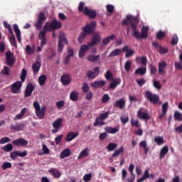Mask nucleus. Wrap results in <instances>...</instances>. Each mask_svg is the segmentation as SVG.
Masks as SVG:
<instances>
[{"mask_svg": "<svg viewBox=\"0 0 182 182\" xmlns=\"http://www.w3.org/2000/svg\"><path fill=\"white\" fill-rule=\"evenodd\" d=\"M139 20L137 17L132 15L127 16L126 18L122 22V26H127L130 25L132 29V35L134 36L136 39H146L149 36V27L143 26L141 28V33H140L137 31V25H139Z\"/></svg>", "mask_w": 182, "mask_h": 182, "instance_id": "nucleus-1", "label": "nucleus"}, {"mask_svg": "<svg viewBox=\"0 0 182 182\" xmlns=\"http://www.w3.org/2000/svg\"><path fill=\"white\" fill-rule=\"evenodd\" d=\"M96 25H97V23H96L95 21H92L90 23H87L84 27H82V31L77 38V41L79 42V43H82L86 36L92 35V33H93L95 29H96Z\"/></svg>", "mask_w": 182, "mask_h": 182, "instance_id": "nucleus-2", "label": "nucleus"}, {"mask_svg": "<svg viewBox=\"0 0 182 182\" xmlns=\"http://www.w3.org/2000/svg\"><path fill=\"white\" fill-rule=\"evenodd\" d=\"M44 26L47 27L49 32H55L58 29L62 28V22L53 18L49 24V22H46Z\"/></svg>", "mask_w": 182, "mask_h": 182, "instance_id": "nucleus-3", "label": "nucleus"}, {"mask_svg": "<svg viewBox=\"0 0 182 182\" xmlns=\"http://www.w3.org/2000/svg\"><path fill=\"white\" fill-rule=\"evenodd\" d=\"M33 107L36 110V114L38 119H43L45 117V110H46V107H42L41 109V105L37 101L33 102Z\"/></svg>", "mask_w": 182, "mask_h": 182, "instance_id": "nucleus-4", "label": "nucleus"}, {"mask_svg": "<svg viewBox=\"0 0 182 182\" xmlns=\"http://www.w3.org/2000/svg\"><path fill=\"white\" fill-rule=\"evenodd\" d=\"M46 21V16L45 15V13L40 12L38 15V21L34 24L36 31H41V29H42V26H43V23H45Z\"/></svg>", "mask_w": 182, "mask_h": 182, "instance_id": "nucleus-5", "label": "nucleus"}, {"mask_svg": "<svg viewBox=\"0 0 182 182\" xmlns=\"http://www.w3.org/2000/svg\"><path fill=\"white\" fill-rule=\"evenodd\" d=\"M100 41H102L100 33L95 32L92 34L91 42L88 43V46L90 48H93V46L99 45V43H100Z\"/></svg>", "mask_w": 182, "mask_h": 182, "instance_id": "nucleus-6", "label": "nucleus"}, {"mask_svg": "<svg viewBox=\"0 0 182 182\" xmlns=\"http://www.w3.org/2000/svg\"><path fill=\"white\" fill-rule=\"evenodd\" d=\"M145 96L154 105L159 103V100H160V97L158 95L151 93L150 90L146 92Z\"/></svg>", "mask_w": 182, "mask_h": 182, "instance_id": "nucleus-7", "label": "nucleus"}, {"mask_svg": "<svg viewBox=\"0 0 182 182\" xmlns=\"http://www.w3.org/2000/svg\"><path fill=\"white\" fill-rule=\"evenodd\" d=\"M83 14L85 16H87L88 18H90V19H95L97 15L96 10L89 9L87 6H85L84 8Z\"/></svg>", "mask_w": 182, "mask_h": 182, "instance_id": "nucleus-8", "label": "nucleus"}, {"mask_svg": "<svg viewBox=\"0 0 182 182\" xmlns=\"http://www.w3.org/2000/svg\"><path fill=\"white\" fill-rule=\"evenodd\" d=\"M21 87H22V82L21 81H16L11 85V91L15 95L21 93Z\"/></svg>", "mask_w": 182, "mask_h": 182, "instance_id": "nucleus-9", "label": "nucleus"}, {"mask_svg": "<svg viewBox=\"0 0 182 182\" xmlns=\"http://www.w3.org/2000/svg\"><path fill=\"white\" fill-rule=\"evenodd\" d=\"M28 140L23 139V138H18L16 140H14L12 141V144L14 146H17V147H25V146H28Z\"/></svg>", "mask_w": 182, "mask_h": 182, "instance_id": "nucleus-10", "label": "nucleus"}, {"mask_svg": "<svg viewBox=\"0 0 182 182\" xmlns=\"http://www.w3.org/2000/svg\"><path fill=\"white\" fill-rule=\"evenodd\" d=\"M6 63L9 66H12L15 63V56L11 51H7L6 53Z\"/></svg>", "mask_w": 182, "mask_h": 182, "instance_id": "nucleus-11", "label": "nucleus"}, {"mask_svg": "<svg viewBox=\"0 0 182 182\" xmlns=\"http://www.w3.org/2000/svg\"><path fill=\"white\" fill-rule=\"evenodd\" d=\"M60 80L64 86H68L70 85V82H72V75L70 74H64L60 77Z\"/></svg>", "mask_w": 182, "mask_h": 182, "instance_id": "nucleus-12", "label": "nucleus"}, {"mask_svg": "<svg viewBox=\"0 0 182 182\" xmlns=\"http://www.w3.org/2000/svg\"><path fill=\"white\" fill-rule=\"evenodd\" d=\"M33 90H35V86H33V84L29 83L27 85L25 93H24V97H29L32 95Z\"/></svg>", "mask_w": 182, "mask_h": 182, "instance_id": "nucleus-13", "label": "nucleus"}, {"mask_svg": "<svg viewBox=\"0 0 182 182\" xmlns=\"http://www.w3.org/2000/svg\"><path fill=\"white\" fill-rule=\"evenodd\" d=\"M109 113L110 112H107L104 114H100V116L95 119V122L93 124L94 127H97V124H99V122H100V120H106V119L109 117Z\"/></svg>", "mask_w": 182, "mask_h": 182, "instance_id": "nucleus-14", "label": "nucleus"}, {"mask_svg": "<svg viewBox=\"0 0 182 182\" xmlns=\"http://www.w3.org/2000/svg\"><path fill=\"white\" fill-rule=\"evenodd\" d=\"M114 107H117L120 109V110H123L126 107V100L124 98H121L119 100L115 101Z\"/></svg>", "mask_w": 182, "mask_h": 182, "instance_id": "nucleus-15", "label": "nucleus"}, {"mask_svg": "<svg viewBox=\"0 0 182 182\" xmlns=\"http://www.w3.org/2000/svg\"><path fill=\"white\" fill-rule=\"evenodd\" d=\"M167 68V63L166 61H161L159 63V74L166 75V68Z\"/></svg>", "mask_w": 182, "mask_h": 182, "instance_id": "nucleus-16", "label": "nucleus"}, {"mask_svg": "<svg viewBox=\"0 0 182 182\" xmlns=\"http://www.w3.org/2000/svg\"><path fill=\"white\" fill-rule=\"evenodd\" d=\"M89 49H90L89 43L87 45H82L78 53L79 58H83V56H85L86 54V51L89 50Z\"/></svg>", "mask_w": 182, "mask_h": 182, "instance_id": "nucleus-17", "label": "nucleus"}, {"mask_svg": "<svg viewBox=\"0 0 182 182\" xmlns=\"http://www.w3.org/2000/svg\"><path fill=\"white\" fill-rule=\"evenodd\" d=\"M129 172L131 174V177L127 179V181L128 182H134V180L136 178V175H134V164H131L129 166Z\"/></svg>", "mask_w": 182, "mask_h": 182, "instance_id": "nucleus-18", "label": "nucleus"}, {"mask_svg": "<svg viewBox=\"0 0 182 182\" xmlns=\"http://www.w3.org/2000/svg\"><path fill=\"white\" fill-rule=\"evenodd\" d=\"M138 117L142 120H149L150 115L147 112H143V108H140L138 111Z\"/></svg>", "mask_w": 182, "mask_h": 182, "instance_id": "nucleus-19", "label": "nucleus"}, {"mask_svg": "<svg viewBox=\"0 0 182 182\" xmlns=\"http://www.w3.org/2000/svg\"><path fill=\"white\" fill-rule=\"evenodd\" d=\"M119 130H120L119 126H117L115 127H105V132L107 133H109V134H116V133H118Z\"/></svg>", "mask_w": 182, "mask_h": 182, "instance_id": "nucleus-20", "label": "nucleus"}, {"mask_svg": "<svg viewBox=\"0 0 182 182\" xmlns=\"http://www.w3.org/2000/svg\"><path fill=\"white\" fill-rule=\"evenodd\" d=\"M48 173L53 176L54 178H60L62 176V173L55 168H52L51 169L48 170Z\"/></svg>", "mask_w": 182, "mask_h": 182, "instance_id": "nucleus-21", "label": "nucleus"}, {"mask_svg": "<svg viewBox=\"0 0 182 182\" xmlns=\"http://www.w3.org/2000/svg\"><path fill=\"white\" fill-rule=\"evenodd\" d=\"M91 87L94 89H99V87H102V86H105L106 85V81L104 80H100V81H95L94 82H92Z\"/></svg>", "mask_w": 182, "mask_h": 182, "instance_id": "nucleus-22", "label": "nucleus"}, {"mask_svg": "<svg viewBox=\"0 0 182 182\" xmlns=\"http://www.w3.org/2000/svg\"><path fill=\"white\" fill-rule=\"evenodd\" d=\"M13 28L16 33L17 40L21 43L22 41V37L21 36V30H19V26H18V24H14Z\"/></svg>", "mask_w": 182, "mask_h": 182, "instance_id": "nucleus-23", "label": "nucleus"}, {"mask_svg": "<svg viewBox=\"0 0 182 182\" xmlns=\"http://www.w3.org/2000/svg\"><path fill=\"white\" fill-rule=\"evenodd\" d=\"M79 136V132H70L67 134V137L65 138V141H72L73 139H76Z\"/></svg>", "mask_w": 182, "mask_h": 182, "instance_id": "nucleus-24", "label": "nucleus"}, {"mask_svg": "<svg viewBox=\"0 0 182 182\" xmlns=\"http://www.w3.org/2000/svg\"><path fill=\"white\" fill-rule=\"evenodd\" d=\"M122 52H126L125 58H130V56H133L134 55V50L132 49H129V46H126L122 48Z\"/></svg>", "mask_w": 182, "mask_h": 182, "instance_id": "nucleus-25", "label": "nucleus"}, {"mask_svg": "<svg viewBox=\"0 0 182 182\" xmlns=\"http://www.w3.org/2000/svg\"><path fill=\"white\" fill-rule=\"evenodd\" d=\"M25 128V124L22 123L17 124L16 125L11 124V130H15L16 132H21Z\"/></svg>", "mask_w": 182, "mask_h": 182, "instance_id": "nucleus-26", "label": "nucleus"}, {"mask_svg": "<svg viewBox=\"0 0 182 182\" xmlns=\"http://www.w3.org/2000/svg\"><path fill=\"white\" fill-rule=\"evenodd\" d=\"M48 27L46 26H43V31H40L38 33V39H46V33L48 32Z\"/></svg>", "mask_w": 182, "mask_h": 182, "instance_id": "nucleus-27", "label": "nucleus"}, {"mask_svg": "<svg viewBox=\"0 0 182 182\" xmlns=\"http://www.w3.org/2000/svg\"><path fill=\"white\" fill-rule=\"evenodd\" d=\"M87 59L88 62H91L92 63H96V62H99L100 60V55H90L87 57Z\"/></svg>", "mask_w": 182, "mask_h": 182, "instance_id": "nucleus-28", "label": "nucleus"}, {"mask_svg": "<svg viewBox=\"0 0 182 182\" xmlns=\"http://www.w3.org/2000/svg\"><path fill=\"white\" fill-rule=\"evenodd\" d=\"M62 123H63V119L58 118L53 122V127L54 129H57V130H59L62 126Z\"/></svg>", "mask_w": 182, "mask_h": 182, "instance_id": "nucleus-29", "label": "nucleus"}, {"mask_svg": "<svg viewBox=\"0 0 182 182\" xmlns=\"http://www.w3.org/2000/svg\"><path fill=\"white\" fill-rule=\"evenodd\" d=\"M116 39V36L114 34L110 35L109 36L106 37L105 38L102 39V44L103 45H109L112 41Z\"/></svg>", "mask_w": 182, "mask_h": 182, "instance_id": "nucleus-30", "label": "nucleus"}, {"mask_svg": "<svg viewBox=\"0 0 182 182\" xmlns=\"http://www.w3.org/2000/svg\"><path fill=\"white\" fill-rule=\"evenodd\" d=\"M70 99L72 102H77L79 100V92L77 91H72L70 94Z\"/></svg>", "mask_w": 182, "mask_h": 182, "instance_id": "nucleus-31", "label": "nucleus"}, {"mask_svg": "<svg viewBox=\"0 0 182 182\" xmlns=\"http://www.w3.org/2000/svg\"><path fill=\"white\" fill-rule=\"evenodd\" d=\"M32 70L34 73H38L41 70V62L36 61L32 65Z\"/></svg>", "mask_w": 182, "mask_h": 182, "instance_id": "nucleus-32", "label": "nucleus"}, {"mask_svg": "<svg viewBox=\"0 0 182 182\" xmlns=\"http://www.w3.org/2000/svg\"><path fill=\"white\" fill-rule=\"evenodd\" d=\"M87 156H89V149L85 148L80 152L77 159L78 160H80L82 157H87Z\"/></svg>", "mask_w": 182, "mask_h": 182, "instance_id": "nucleus-33", "label": "nucleus"}, {"mask_svg": "<svg viewBox=\"0 0 182 182\" xmlns=\"http://www.w3.org/2000/svg\"><path fill=\"white\" fill-rule=\"evenodd\" d=\"M120 53H122V50L120 48H117L109 53L108 58H114V56H119Z\"/></svg>", "mask_w": 182, "mask_h": 182, "instance_id": "nucleus-34", "label": "nucleus"}, {"mask_svg": "<svg viewBox=\"0 0 182 182\" xmlns=\"http://www.w3.org/2000/svg\"><path fill=\"white\" fill-rule=\"evenodd\" d=\"M139 146L142 147L143 150L144 151L145 154L149 153V147H147V141L144 140L141 141L139 143Z\"/></svg>", "mask_w": 182, "mask_h": 182, "instance_id": "nucleus-35", "label": "nucleus"}, {"mask_svg": "<svg viewBox=\"0 0 182 182\" xmlns=\"http://www.w3.org/2000/svg\"><path fill=\"white\" fill-rule=\"evenodd\" d=\"M168 153V146H164L160 152V159H164L166 157V155Z\"/></svg>", "mask_w": 182, "mask_h": 182, "instance_id": "nucleus-36", "label": "nucleus"}, {"mask_svg": "<svg viewBox=\"0 0 182 182\" xmlns=\"http://www.w3.org/2000/svg\"><path fill=\"white\" fill-rule=\"evenodd\" d=\"M70 156V149H65L63 150L60 155V159H65V157H69Z\"/></svg>", "mask_w": 182, "mask_h": 182, "instance_id": "nucleus-37", "label": "nucleus"}, {"mask_svg": "<svg viewBox=\"0 0 182 182\" xmlns=\"http://www.w3.org/2000/svg\"><path fill=\"white\" fill-rule=\"evenodd\" d=\"M150 177V173H149V169L145 170L144 175L141 178L137 180V182H143L144 180H147Z\"/></svg>", "mask_w": 182, "mask_h": 182, "instance_id": "nucleus-38", "label": "nucleus"}, {"mask_svg": "<svg viewBox=\"0 0 182 182\" xmlns=\"http://www.w3.org/2000/svg\"><path fill=\"white\" fill-rule=\"evenodd\" d=\"M123 153H124V147L122 146L118 149L115 150L114 153L112 154V157H117L119 154Z\"/></svg>", "mask_w": 182, "mask_h": 182, "instance_id": "nucleus-39", "label": "nucleus"}, {"mask_svg": "<svg viewBox=\"0 0 182 182\" xmlns=\"http://www.w3.org/2000/svg\"><path fill=\"white\" fill-rule=\"evenodd\" d=\"M146 67L144 68H139L135 70V75H141V76H143L144 75H146Z\"/></svg>", "mask_w": 182, "mask_h": 182, "instance_id": "nucleus-40", "label": "nucleus"}, {"mask_svg": "<svg viewBox=\"0 0 182 182\" xmlns=\"http://www.w3.org/2000/svg\"><path fill=\"white\" fill-rule=\"evenodd\" d=\"M2 150L6 153H9V151H12V150H14V145H12V144H8L2 147Z\"/></svg>", "mask_w": 182, "mask_h": 182, "instance_id": "nucleus-41", "label": "nucleus"}, {"mask_svg": "<svg viewBox=\"0 0 182 182\" xmlns=\"http://www.w3.org/2000/svg\"><path fill=\"white\" fill-rule=\"evenodd\" d=\"M154 141L158 146H161V144H164V139L163 138V136L155 137Z\"/></svg>", "mask_w": 182, "mask_h": 182, "instance_id": "nucleus-42", "label": "nucleus"}, {"mask_svg": "<svg viewBox=\"0 0 182 182\" xmlns=\"http://www.w3.org/2000/svg\"><path fill=\"white\" fill-rule=\"evenodd\" d=\"M86 76L89 80L96 79V77H97V75H95V73L92 70H87L86 72Z\"/></svg>", "mask_w": 182, "mask_h": 182, "instance_id": "nucleus-43", "label": "nucleus"}, {"mask_svg": "<svg viewBox=\"0 0 182 182\" xmlns=\"http://www.w3.org/2000/svg\"><path fill=\"white\" fill-rule=\"evenodd\" d=\"M117 144L111 142L109 143L108 145L107 146L106 149L108 151H113V150H114L115 149H117Z\"/></svg>", "mask_w": 182, "mask_h": 182, "instance_id": "nucleus-44", "label": "nucleus"}, {"mask_svg": "<svg viewBox=\"0 0 182 182\" xmlns=\"http://www.w3.org/2000/svg\"><path fill=\"white\" fill-rule=\"evenodd\" d=\"M46 75H42L40 77H38V83L41 86H43L45 85V82H46Z\"/></svg>", "mask_w": 182, "mask_h": 182, "instance_id": "nucleus-45", "label": "nucleus"}, {"mask_svg": "<svg viewBox=\"0 0 182 182\" xmlns=\"http://www.w3.org/2000/svg\"><path fill=\"white\" fill-rule=\"evenodd\" d=\"M58 43H65L66 45H68V39H66V36H65L64 34L59 36Z\"/></svg>", "mask_w": 182, "mask_h": 182, "instance_id": "nucleus-46", "label": "nucleus"}, {"mask_svg": "<svg viewBox=\"0 0 182 182\" xmlns=\"http://www.w3.org/2000/svg\"><path fill=\"white\" fill-rule=\"evenodd\" d=\"M174 120L178 122H182V114L180 112L176 111L174 113Z\"/></svg>", "mask_w": 182, "mask_h": 182, "instance_id": "nucleus-47", "label": "nucleus"}, {"mask_svg": "<svg viewBox=\"0 0 182 182\" xmlns=\"http://www.w3.org/2000/svg\"><path fill=\"white\" fill-rule=\"evenodd\" d=\"M82 90L84 93H87L90 90V87H89V84H87V82H83Z\"/></svg>", "mask_w": 182, "mask_h": 182, "instance_id": "nucleus-48", "label": "nucleus"}, {"mask_svg": "<svg viewBox=\"0 0 182 182\" xmlns=\"http://www.w3.org/2000/svg\"><path fill=\"white\" fill-rule=\"evenodd\" d=\"M26 69L23 68L21 70V74L20 75V79L21 80V82H25L26 79Z\"/></svg>", "mask_w": 182, "mask_h": 182, "instance_id": "nucleus-49", "label": "nucleus"}, {"mask_svg": "<svg viewBox=\"0 0 182 182\" xmlns=\"http://www.w3.org/2000/svg\"><path fill=\"white\" fill-rule=\"evenodd\" d=\"M149 68L151 75H154L157 73V68L156 66H154V65L149 64Z\"/></svg>", "mask_w": 182, "mask_h": 182, "instance_id": "nucleus-50", "label": "nucleus"}, {"mask_svg": "<svg viewBox=\"0 0 182 182\" xmlns=\"http://www.w3.org/2000/svg\"><path fill=\"white\" fill-rule=\"evenodd\" d=\"M105 77L107 80H113V73L110 70H107L105 75Z\"/></svg>", "mask_w": 182, "mask_h": 182, "instance_id": "nucleus-51", "label": "nucleus"}, {"mask_svg": "<svg viewBox=\"0 0 182 182\" xmlns=\"http://www.w3.org/2000/svg\"><path fill=\"white\" fill-rule=\"evenodd\" d=\"M4 28H6V29H8L9 33H11V35H14V31H12V27L11 26V25L9 23H8V22L6 21H4Z\"/></svg>", "mask_w": 182, "mask_h": 182, "instance_id": "nucleus-52", "label": "nucleus"}, {"mask_svg": "<svg viewBox=\"0 0 182 182\" xmlns=\"http://www.w3.org/2000/svg\"><path fill=\"white\" fill-rule=\"evenodd\" d=\"M124 69H125L126 72H130V69H132V61L127 60L125 63Z\"/></svg>", "mask_w": 182, "mask_h": 182, "instance_id": "nucleus-53", "label": "nucleus"}, {"mask_svg": "<svg viewBox=\"0 0 182 182\" xmlns=\"http://www.w3.org/2000/svg\"><path fill=\"white\" fill-rule=\"evenodd\" d=\"M1 167L3 170H6L7 168H11L12 167V164H11V162H4Z\"/></svg>", "mask_w": 182, "mask_h": 182, "instance_id": "nucleus-54", "label": "nucleus"}, {"mask_svg": "<svg viewBox=\"0 0 182 182\" xmlns=\"http://www.w3.org/2000/svg\"><path fill=\"white\" fill-rule=\"evenodd\" d=\"M85 99L87 100H92L93 99V92L92 91H88L87 92H85Z\"/></svg>", "mask_w": 182, "mask_h": 182, "instance_id": "nucleus-55", "label": "nucleus"}, {"mask_svg": "<svg viewBox=\"0 0 182 182\" xmlns=\"http://www.w3.org/2000/svg\"><path fill=\"white\" fill-rule=\"evenodd\" d=\"M107 8V12H109V14H112V12H114V6L112 5V4H107L106 6Z\"/></svg>", "mask_w": 182, "mask_h": 182, "instance_id": "nucleus-56", "label": "nucleus"}, {"mask_svg": "<svg viewBox=\"0 0 182 182\" xmlns=\"http://www.w3.org/2000/svg\"><path fill=\"white\" fill-rule=\"evenodd\" d=\"M177 43H178V36H177V35H174L171 41V44L174 46L177 45Z\"/></svg>", "mask_w": 182, "mask_h": 182, "instance_id": "nucleus-57", "label": "nucleus"}, {"mask_svg": "<svg viewBox=\"0 0 182 182\" xmlns=\"http://www.w3.org/2000/svg\"><path fill=\"white\" fill-rule=\"evenodd\" d=\"M10 43L13 46H17L16 44V38H15L14 35H12L10 37Z\"/></svg>", "mask_w": 182, "mask_h": 182, "instance_id": "nucleus-58", "label": "nucleus"}, {"mask_svg": "<svg viewBox=\"0 0 182 182\" xmlns=\"http://www.w3.org/2000/svg\"><path fill=\"white\" fill-rule=\"evenodd\" d=\"M136 82L139 86H143V85H146V79L144 78L136 80Z\"/></svg>", "mask_w": 182, "mask_h": 182, "instance_id": "nucleus-59", "label": "nucleus"}, {"mask_svg": "<svg viewBox=\"0 0 182 182\" xmlns=\"http://www.w3.org/2000/svg\"><path fill=\"white\" fill-rule=\"evenodd\" d=\"M164 36H166V33H164V31H161L156 33V38L159 40L163 39V38H164Z\"/></svg>", "mask_w": 182, "mask_h": 182, "instance_id": "nucleus-60", "label": "nucleus"}, {"mask_svg": "<svg viewBox=\"0 0 182 182\" xmlns=\"http://www.w3.org/2000/svg\"><path fill=\"white\" fill-rule=\"evenodd\" d=\"M83 180L85 182L90 181V180H92V173L85 174L83 176Z\"/></svg>", "mask_w": 182, "mask_h": 182, "instance_id": "nucleus-61", "label": "nucleus"}, {"mask_svg": "<svg viewBox=\"0 0 182 182\" xmlns=\"http://www.w3.org/2000/svg\"><path fill=\"white\" fill-rule=\"evenodd\" d=\"M56 106L58 109H62L65 107V101L60 100L56 102Z\"/></svg>", "mask_w": 182, "mask_h": 182, "instance_id": "nucleus-62", "label": "nucleus"}, {"mask_svg": "<svg viewBox=\"0 0 182 182\" xmlns=\"http://www.w3.org/2000/svg\"><path fill=\"white\" fill-rule=\"evenodd\" d=\"M10 157L12 160H16V157H18V151L11 152Z\"/></svg>", "mask_w": 182, "mask_h": 182, "instance_id": "nucleus-63", "label": "nucleus"}, {"mask_svg": "<svg viewBox=\"0 0 182 182\" xmlns=\"http://www.w3.org/2000/svg\"><path fill=\"white\" fill-rule=\"evenodd\" d=\"M1 73L3 75H6V76H9V68L4 66L3 70H1Z\"/></svg>", "mask_w": 182, "mask_h": 182, "instance_id": "nucleus-64", "label": "nucleus"}]
</instances>
